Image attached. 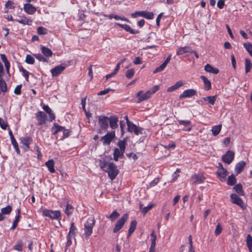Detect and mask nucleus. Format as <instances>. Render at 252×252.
<instances>
[{
  "label": "nucleus",
  "mask_w": 252,
  "mask_h": 252,
  "mask_svg": "<svg viewBox=\"0 0 252 252\" xmlns=\"http://www.w3.org/2000/svg\"><path fill=\"white\" fill-rule=\"evenodd\" d=\"M104 171L108 173V176L111 180H113L119 172L116 166L113 162L109 163L106 170H104Z\"/></svg>",
  "instance_id": "f257e3e1"
},
{
  "label": "nucleus",
  "mask_w": 252,
  "mask_h": 252,
  "mask_svg": "<svg viewBox=\"0 0 252 252\" xmlns=\"http://www.w3.org/2000/svg\"><path fill=\"white\" fill-rule=\"evenodd\" d=\"M95 224L94 218H89L85 223V236L88 238L92 233L93 228Z\"/></svg>",
  "instance_id": "f03ea898"
},
{
  "label": "nucleus",
  "mask_w": 252,
  "mask_h": 252,
  "mask_svg": "<svg viewBox=\"0 0 252 252\" xmlns=\"http://www.w3.org/2000/svg\"><path fill=\"white\" fill-rule=\"evenodd\" d=\"M127 131L129 132H134L135 134L138 135L140 134H142L143 128L137 126L136 125L131 122L129 120H127Z\"/></svg>",
  "instance_id": "7ed1b4c3"
},
{
  "label": "nucleus",
  "mask_w": 252,
  "mask_h": 252,
  "mask_svg": "<svg viewBox=\"0 0 252 252\" xmlns=\"http://www.w3.org/2000/svg\"><path fill=\"white\" fill-rule=\"evenodd\" d=\"M127 219L128 215L125 214L121 219L118 220L113 229V232L117 233L123 227Z\"/></svg>",
  "instance_id": "20e7f679"
},
{
  "label": "nucleus",
  "mask_w": 252,
  "mask_h": 252,
  "mask_svg": "<svg viewBox=\"0 0 252 252\" xmlns=\"http://www.w3.org/2000/svg\"><path fill=\"white\" fill-rule=\"evenodd\" d=\"M36 118L37 121V125H43L48 121V117L46 111H38L36 113Z\"/></svg>",
  "instance_id": "39448f33"
},
{
  "label": "nucleus",
  "mask_w": 252,
  "mask_h": 252,
  "mask_svg": "<svg viewBox=\"0 0 252 252\" xmlns=\"http://www.w3.org/2000/svg\"><path fill=\"white\" fill-rule=\"evenodd\" d=\"M42 215L44 216L48 217L51 219H59L61 216V213L59 211H53L51 210H43Z\"/></svg>",
  "instance_id": "423d86ee"
},
{
  "label": "nucleus",
  "mask_w": 252,
  "mask_h": 252,
  "mask_svg": "<svg viewBox=\"0 0 252 252\" xmlns=\"http://www.w3.org/2000/svg\"><path fill=\"white\" fill-rule=\"evenodd\" d=\"M136 97L137 98V102H140L150 98L151 97V93L148 91L144 92L143 91H140L137 93Z\"/></svg>",
  "instance_id": "0eeeda50"
},
{
  "label": "nucleus",
  "mask_w": 252,
  "mask_h": 252,
  "mask_svg": "<svg viewBox=\"0 0 252 252\" xmlns=\"http://www.w3.org/2000/svg\"><path fill=\"white\" fill-rule=\"evenodd\" d=\"M234 152L230 150H229L224 155L222 156V161L224 163L229 164L234 159Z\"/></svg>",
  "instance_id": "6e6552de"
},
{
  "label": "nucleus",
  "mask_w": 252,
  "mask_h": 252,
  "mask_svg": "<svg viewBox=\"0 0 252 252\" xmlns=\"http://www.w3.org/2000/svg\"><path fill=\"white\" fill-rule=\"evenodd\" d=\"M115 136V131H112L111 132H108L101 138L103 142V144L104 145H109Z\"/></svg>",
  "instance_id": "1a4fd4ad"
},
{
  "label": "nucleus",
  "mask_w": 252,
  "mask_h": 252,
  "mask_svg": "<svg viewBox=\"0 0 252 252\" xmlns=\"http://www.w3.org/2000/svg\"><path fill=\"white\" fill-rule=\"evenodd\" d=\"M98 124L101 129H107L108 127L109 118L104 116H99L98 118Z\"/></svg>",
  "instance_id": "9d476101"
},
{
  "label": "nucleus",
  "mask_w": 252,
  "mask_h": 252,
  "mask_svg": "<svg viewBox=\"0 0 252 252\" xmlns=\"http://www.w3.org/2000/svg\"><path fill=\"white\" fill-rule=\"evenodd\" d=\"M197 92L194 89H187L185 90L179 96V99H182L184 98H190L196 94Z\"/></svg>",
  "instance_id": "9b49d317"
},
{
  "label": "nucleus",
  "mask_w": 252,
  "mask_h": 252,
  "mask_svg": "<svg viewBox=\"0 0 252 252\" xmlns=\"http://www.w3.org/2000/svg\"><path fill=\"white\" fill-rule=\"evenodd\" d=\"M118 118L115 116H111L109 118V124L112 129H115L118 127Z\"/></svg>",
  "instance_id": "f8f14e48"
},
{
  "label": "nucleus",
  "mask_w": 252,
  "mask_h": 252,
  "mask_svg": "<svg viewBox=\"0 0 252 252\" xmlns=\"http://www.w3.org/2000/svg\"><path fill=\"white\" fill-rule=\"evenodd\" d=\"M65 69V67L62 65L55 66L51 69V72L53 76L55 77L60 74Z\"/></svg>",
  "instance_id": "ddd939ff"
},
{
  "label": "nucleus",
  "mask_w": 252,
  "mask_h": 252,
  "mask_svg": "<svg viewBox=\"0 0 252 252\" xmlns=\"http://www.w3.org/2000/svg\"><path fill=\"white\" fill-rule=\"evenodd\" d=\"M191 179L193 180L192 184L202 183L204 181L205 177L202 174H195L192 176Z\"/></svg>",
  "instance_id": "4468645a"
},
{
  "label": "nucleus",
  "mask_w": 252,
  "mask_h": 252,
  "mask_svg": "<svg viewBox=\"0 0 252 252\" xmlns=\"http://www.w3.org/2000/svg\"><path fill=\"white\" fill-rule=\"evenodd\" d=\"M116 25L131 34H136L139 33V31L138 30H135L131 29L128 25L122 24L120 23H116Z\"/></svg>",
  "instance_id": "2eb2a0df"
},
{
  "label": "nucleus",
  "mask_w": 252,
  "mask_h": 252,
  "mask_svg": "<svg viewBox=\"0 0 252 252\" xmlns=\"http://www.w3.org/2000/svg\"><path fill=\"white\" fill-rule=\"evenodd\" d=\"M8 133H9V135L10 136V139L11 140V144L13 145L14 148H15L17 154H19L20 153V149L18 147V144L14 137V135L13 134L12 131L11 130V129L10 128H9Z\"/></svg>",
  "instance_id": "dca6fc26"
},
{
  "label": "nucleus",
  "mask_w": 252,
  "mask_h": 252,
  "mask_svg": "<svg viewBox=\"0 0 252 252\" xmlns=\"http://www.w3.org/2000/svg\"><path fill=\"white\" fill-rule=\"evenodd\" d=\"M24 9L27 14L30 15L33 14L36 11V7L30 3L25 4L24 5Z\"/></svg>",
  "instance_id": "f3484780"
},
{
  "label": "nucleus",
  "mask_w": 252,
  "mask_h": 252,
  "mask_svg": "<svg viewBox=\"0 0 252 252\" xmlns=\"http://www.w3.org/2000/svg\"><path fill=\"white\" fill-rule=\"evenodd\" d=\"M184 83L182 80L177 81L174 85L168 87L167 89V92H172L182 87Z\"/></svg>",
  "instance_id": "a211bd4d"
},
{
  "label": "nucleus",
  "mask_w": 252,
  "mask_h": 252,
  "mask_svg": "<svg viewBox=\"0 0 252 252\" xmlns=\"http://www.w3.org/2000/svg\"><path fill=\"white\" fill-rule=\"evenodd\" d=\"M192 50L190 46H185L180 47L178 49L177 51V55L180 56L183 55L185 53H192Z\"/></svg>",
  "instance_id": "6ab92c4d"
},
{
  "label": "nucleus",
  "mask_w": 252,
  "mask_h": 252,
  "mask_svg": "<svg viewBox=\"0 0 252 252\" xmlns=\"http://www.w3.org/2000/svg\"><path fill=\"white\" fill-rule=\"evenodd\" d=\"M204 70L207 72L211 73L214 74H217L219 73V69L213 67L212 65L208 63L205 65Z\"/></svg>",
  "instance_id": "aec40b11"
},
{
  "label": "nucleus",
  "mask_w": 252,
  "mask_h": 252,
  "mask_svg": "<svg viewBox=\"0 0 252 252\" xmlns=\"http://www.w3.org/2000/svg\"><path fill=\"white\" fill-rule=\"evenodd\" d=\"M217 173L219 177L222 179H221V181L226 180V177L227 175L228 172L225 168H222V169H218Z\"/></svg>",
  "instance_id": "412c9836"
},
{
  "label": "nucleus",
  "mask_w": 252,
  "mask_h": 252,
  "mask_svg": "<svg viewBox=\"0 0 252 252\" xmlns=\"http://www.w3.org/2000/svg\"><path fill=\"white\" fill-rule=\"evenodd\" d=\"M200 78L204 83V89L205 91H209L211 89L210 81L205 76H201Z\"/></svg>",
  "instance_id": "4be33fe9"
},
{
  "label": "nucleus",
  "mask_w": 252,
  "mask_h": 252,
  "mask_svg": "<svg viewBox=\"0 0 252 252\" xmlns=\"http://www.w3.org/2000/svg\"><path fill=\"white\" fill-rule=\"evenodd\" d=\"M0 58L4 64V66L5 67L7 73L9 74V69L10 67V64L9 62L7 60L6 56L4 54H0Z\"/></svg>",
  "instance_id": "5701e85b"
},
{
  "label": "nucleus",
  "mask_w": 252,
  "mask_h": 252,
  "mask_svg": "<svg viewBox=\"0 0 252 252\" xmlns=\"http://www.w3.org/2000/svg\"><path fill=\"white\" fill-rule=\"evenodd\" d=\"M14 21L17 22L22 25H31L32 24V20L29 19L27 17L25 16H23V18L20 19H14Z\"/></svg>",
  "instance_id": "b1692460"
},
{
  "label": "nucleus",
  "mask_w": 252,
  "mask_h": 252,
  "mask_svg": "<svg viewBox=\"0 0 252 252\" xmlns=\"http://www.w3.org/2000/svg\"><path fill=\"white\" fill-rule=\"evenodd\" d=\"M46 166L48 167L49 171L52 173H54L55 172V170L54 169V161L53 159H49L45 163Z\"/></svg>",
  "instance_id": "393cba45"
},
{
  "label": "nucleus",
  "mask_w": 252,
  "mask_h": 252,
  "mask_svg": "<svg viewBox=\"0 0 252 252\" xmlns=\"http://www.w3.org/2000/svg\"><path fill=\"white\" fill-rule=\"evenodd\" d=\"M7 91L6 84L2 77L0 78V94L5 93Z\"/></svg>",
  "instance_id": "a878e982"
},
{
  "label": "nucleus",
  "mask_w": 252,
  "mask_h": 252,
  "mask_svg": "<svg viewBox=\"0 0 252 252\" xmlns=\"http://www.w3.org/2000/svg\"><path fill=\"white\" fill-rule=\"evenodd\" d=\"M41 50L42 54H44L46 58L50 57L53 55V53L51 50L47 47L42 46L41 48Z\"/></svg>",
  "instance_id": "bb28decb"
},
{
  "label": "nucleus",
  "mask_w": 252,
  "mask_h": 252,
  "mask_svg": "<svg viewBox=\"0 0 252 252\" xmlns=\"http://www.w3.org/2000/svg\"><path fill=\"white\" fill-rule=\"evenodd\" d=\"M252 68V63L249 59L246 58L245 60V72L249 73Z\"/></svg>",
  "instance_id": "cd10ccee"
},
{
  "label": "nucleus",
  "mask_w": 252,
  "mask_h": 252,
  "mask_svg": "<svg viewBox=\"0 0 252 252\" xmlns=\"http://www.w3.org/2000/svg\"><path fill=\"white\" fill-rule=\"evenodd\" d=\"M20 209L17 210V215L15 217V220L13 223V224L10 228V229L14 230L17 226L18 223L19 221L21 216H20Z\"/></svg>",
  "instance_id": "c85d7f7f"
},
{
  "label": "nucleus",
  "mask_w": 252,
  "mask_h": 252,
  "mask_svg": "<svg viewBox=\"0 0 252 252\" xmlns=\"http://www.w3.org/2000/svg\"><path fill=\"white\" fill-rule=\"evenodd\" d=\"M137 225L136 220H132L130 223V227L128 229V237H129L134 231Z\"/></svg>",
  "instance_id": "c756f323"
},
{
  "label": "nucleus",
  "mask_w": 252,
  "mask_h": 252,
  "mask_svg": "<svg viewBox=\"0 0 252 252\" xmlns=\"http://www.w3.org/2000/svg\"><path fill=\"white\" fill-rule=\"evenodd\" d=\"M179 123L180 125H183L185 126H188L187 128H184V130L190 131L191 129V127L189 126H190L191 122L189 120H179Z\"/></svg>",
  "instance_id": "7c9ffc66"
},
{
  "label": "nucleus",
  "mask_w": 252,
  "mask_h": 252,
  "mask_svg": "<svg viewBox=\"0 0 252 252\" xmlns=\"http://www.w3.org/2000/svg\"><path fill=\"white\" fill-rule=\"evenodd\" d=\"M246 163L244 161H241L237 163V175L240 174L246 166Z\"/></svg>",
  "instance_id": "2f4dec72"
},
{
  "label": "nucleus",
  "mask_w": 252,
  "mask_h": 252,
  "mask_svg": "<svg viewBox=\"0 0 252 252\" xmlns=\"http://www.w3.org/2000/svg\"><path fill=\"white\" fill-rule=\"evenodd\" d=\"M32 140L31 137L27 136L24 138L21 141V143L26 146L27 149L29 148V145L32 143Z\"/></svg>",
  "instance_id": "473e14b6"
},
{
  "label": "nucleus",
  "mask_w": 252,
  "mask_h": 252,
  "mask_svg": "<svg viewBox=\"0 0 252 252\" xmlns=\"http://www.w3.org/2000/svg\"><path fill=\"white\" fill-rule=\"evenodd\" d=\"M203 99L204 101L206 102L207 103L213 105L216 100V96L210 95L204 97Z\"/></svg>",
  "instance_id": "72a5a7b5"
},
{
  "label": "nucleus",
  "mask_w": 252,
  "mask_h": 252,
  "mask_svg": "<svg viewBox=\"0 0 252 252\" xmlns=\"http://www.w3.org/2000/svg\"><path fill=\"white\" fill-rule=\"evenodd\" d=\"M236 182V179L235 178V176L233 174L228 176L227 184L229 186H233L235 184Z\"/></svg>",
  "instance_id": "f704fd0d"
},
{
  "label": "nucleus",
  "mask_w": 252,
  "mask_h": 252,
  "mask_svg": "<svg viewBox=\"0 0 252 252\" xmlns=\"http://www.w3.org/2000/svg\"><path fill=\"white\" fill-rule=\"evenodd\" d=\"M154 13L152 12L143 11L142 17L147 19L151 20L154 18Z\"/></svg>",
  "instance_id": "c9c22d12"
},
{
  "label": "nucleus",
  "mask_w": 252,
  "mask_h": 252,
  "mask_svg": "<svg viewBox=\"0 0 252 252\" xmlns=\"http://www.w3.org/2000/svg\"><path fill=\"white\" fill-rule=\"evenodd\" d=\"M237 205L239 206L243 210H245L247 208V204L245 203L242 200V199L238 196H237Z\"/></svg>",
  "instance_id": "e433bc0d"
},
{
  "label": "nucleus",
  "mask_w": 252,
  "mask_h": 252,
  "mask_svg": "<svg viewBox=\"0 0 252 252\" xmlns=\"http://www.w3.org/2000/svg\"><path fill=\"white\" fill-rule=\"evenodd\" d=\"M221 128V125H219L215 126H214L212 128V131L213 133V134L214 136H217L220 132V131Z\"/></svg>",
  "instance_id": "4c0bfd02"
},
{
  "label": "nucleus",
  "mask_w": 252,
  "mask_h": 252,
  "mask_svg": "<svg viewBox=\"0 0 252 252\" xmlns=\"http://www.w3.org/2000/svg\"><path fill=\"white\" fill-rule=\"evenodd\" d=\"M246 242L250 252H252V237L250 234L247 235Z\"/></svg>",
  "instance_id": "58836bf2"
},
{
  "label": "nucleus",
  "mask_w": 252,
  "mask_h": 252,
  "mask_svg": "<svg viewBox=\"0 0 252 252\" xmlns=\"http://www.w3.org/2000/svg\"><path fill=\"white\" fill-rule=\"evenodd\" d=\"M33 56L40 62H42L44 63L48 62V59L47 58L43 57L41 54H33Z\"/></svg>",
  "instance_id": "ea45409f"
},
{
  "label": "nucleus",
  "mask_w": 252,
  "mask_h": 252,
  "mask_svg": "<svg viewBox=\"0 0 252 252\" xmlns=\"http://www.w3.org/2000/svg\"><path fill=\"white\" fill-rule=\"evenodd\" d=\"M19 71L22 73V75L25 77L26 80L29 81V72L22 66L19 67Z\"/></svg>",
  "instance_id": "a19ab883"
},
{
  "label": "nucleus",
  "mask_w": 252,
  "mask_h": 252,
  "mask_svg": "<svg viewBox=\"0 0 252 252\" xmlns=\"http://www.w3.org/2000/svg\"><path fill=\"white\" fill-rule=\"evenodd\" d=\"M73 210V207L72 205L67 203L64 211L66 215L68 216H70L72 213Z\"/></svg>",
  "instance_id": "79ce46f5"
},
{
  "label": "nucleus",
  "mask_w": 252,
  "mask_h": 252,
  "mask_svg": "<svg viewBox=\"0 0 252 252\" xmlns=\"http://www.w3.org/2000/svg\"><path fill=\"white\" fill-rule=\"evenodd\" d=\"M244 46L250 55L252 57V44L250 42L245 43Z\"/></svg>",
  "instance_id": "37998d69"
},
{
  "label": "nucleus",
  "mask_w": 252,
  "mask_h": 252,
  "mask_svg": "<svg viewBox=\"0 0 252 252\" xmlns=\"http://www.w3.org/2000/svg\"><path fill=\"white\" fill-rule=\"evenodd\" d=\"M12 211V207L10 205H8L6 207L3 208L1 209V212L2 214H9Z\"/></svg>",
  "instance_id": "c03bdc74"
},
{
  "label": "nucleus",
  "mask_w": 252,
  "mask_h": 252,
  "mask_svg": "<svg viewBox=\"0 0 252 252\" xmlns=\"http://www.w3.org/2000/svg\"><path fill=\"white\" fill-rule=\"evenodd\" d=\"M34 59L31 55H27L26 57L25 62L27 63L33 64L34 63Z\"/></svg>",
  "instance_id": "a18cd8bd"
},
{
  "label": "nucleus",
  "mask_w": 252,
  "mask_h": 252,
  "mask_svg": "<svg viewBox=\"0 0 252 252\" xmlns=\"http://www.w3.org/2000/svg\"><path fill=\"white\" fill-rule=\"evenodd\" d=\"M54 126L55 127V130L53 132V134L54 135L56 134L59 131H63L65 129L63 126H59L57 124H54Z\"/></svg>",
  "instance_id": "49530a36"
},
{
  "label": "nucleus",
  "mask_w": 252,
  "mask_h": 252,
  "mask_svg": "<svg viewBox=\"0 0 252 252\" xmlns=\"http://www.w3.org/2000/svg\"><path fill=\"white\" fill-rule=\"evenodd\" d=\"M119 216L120 214L116 210H115L109 216V217H108L107 218L110 219L112 221H113L117 219Z\"/></svg>",
  "instance_id": "de8ad7c7"
},
{
  "label": "nucleus",
  "mask_w": 252,
  "mask_h": 252,
  "mask_svg": "<svg viewBox=\"0 0 252 252\" xmlns=\"http://www.w3.org/2000/svg\"><path fill=\"white\" fill-rule=\"evenodd\" d=\"M77 230L75 226L74 222H72L70 227L69 231L68 234L69 235L74 236L75 234V231Z\"/></svg>",
  "instance_id": "09e8293b"
},
{
  "label": "nucleus",
  "mask_w": 252,
  "mask_h": 252,
  "mask_svg": "<svg viewBox=\"0 0 252 252\" xmlns=\"http://www.w3.org/2000/svg\"><path fill=\"white\" fill-rule=\"evenodd\" d=\"M135 73V70L132 68L126 71V77L127 79H131Z\"/></svg>",
  "instance_id": "8fccbe9b"
},
{
  "label": "nucleus",
  "mask_w": 252,
  "mask_h": 252,
  "mask_svg": "<svg viewBox=\"0 0 252 252\" xmlns=\"http://www.w3.org/2000/svg\"><path fill=\"white\" fill-rule=\"evenodd\" d=\"M37 32L38 34L44 35L47 34V29L43 27H39L37 29Z\"/></svg>",
  "instance_id": "3c124183"
},
{
  "label": "nucleus",
  "mask_w": 252,
  "mask_h": 252,
  "mask_svg": "<svg viewBox=\"0 0 252 252\" xmlns=\"http://www.w3.org/2000/svg\"><path fill=\"white\" fill-rule=\"evenodd\" d=\"M22 240H19L15 245L14 246L13 248L14 250L18 251H22Z\"/></svg>",
  "instance_id": "603ef678"
},
{
  "label": "nucleus",
  "mask_w": 252,
  "mask_h": 252,
  "mask_svg": "<svg viewBox=\"0 0 252 252\" xmlns=\"http://www.w3.org/2000/svg\"><path fill=\"white\" fill-rule=\"evenodd\" d=\"M237 194L242 196L245 195V192L243 190L242 185L240 183L237 184Z\"/></svg>",
  "instance_id": "864d4df0"
},
{
  "label": "nucleus",
  "mask_w": 252,
  "mask_h": 252,
  "mask_svg": "<svg viewBox=\"0 0 252 252\" xmlns=\"http://www.w3.org/2000/svg\"><path fill=\"white\" fill-rule=\"evenodd\" d=\"M120 150L118 148H115L113 153L114 159L115 161H118L119 158H120Z\"/></svg>",
  "instance_id": "5fc2aeb1"
},
{
  "label": "nucleus",
  "mask_w": 252,
  "mask_h": 252,
  "mask_svg": "<svg viewBox=\"0 0 252 252\" xmlns=\"http://www.w3.org/2000/svg\"><path fill=\"white\" fill-rule=\"evenodd\" d=\"M166 66V65L164 63H162L159 66L156 68L154 70L153 72L154 73H158L159 72H161L164 69V68H165Z\"/></svg>",
  "instance_id": "6e6d98bb"
},
{
  "label": "nucleus",
  "mask_w": 252,
  "mask_h": 252,
  "mask_svg": "<svg viewBox=\"0 0 252 252\" xmlns=\"http://www.w3.org/2000/svg\"><path fill=\"white\" fill-rule=\"evenodd\" d=\"M159 89L160 86L159 85H156L152 87L150 90H149L148 91L151 93V95L152 96L153 94L156 93L159 90Z\"/></svg>",
  "instance_id": "4d7b16f0"
},
{
  "label": "nucleus",
  "mask_w": 252,
  "mask_h": 252,
  "mask_svg": "<svg viewBox=\"0 0 252 252\" xmlns=\"http://www.w3.org/2000/svg\"><path fill=\"white\" fill-rule=\"evenodd\" d=\"M150 235H151V241H152L151 245H156V240H157V236L155 234V231H153V232L151 233Z\"/></svg>",
  "instance_id": "13d9d810"
},
{
  "label": "nucleus",
  "mask_w": 252,
  "mask_h": 252,
  "mask_svg": "<svg viewBox=\"0 0 252 252\" xmlns=\"http://www.w3.org/2000/svg\"><path fill=\"white\" fill-rule=\"evenodd\" d=\"M222 228L221 225L220 223L218 224L215 231V235L217 236L220 234L222 231Z\"/></svg>",
  "instance_id": "bf43d9fd"
},
{
  "label": "nucleus",
  "mask_w": 252,
  "mask_h": 252,
  "mask_svg": "<svg viewBox=\"0 0 252 252\" xmlns=\"http://www.w3.org/2000/svg\"><path fill=\"white\" fill-rule=\"evenodd\" d=\"M8 125L2 118H0V126L3 129H6Z\"/></svg>",
  "instance_id": "052dcab7"
},
{
  "label": "nucleus",
  "mask_w": 252,
  "mask_h": 252,
  "mask_svg": "<svg viewBox=\"0 0 252 252\" xmlns=\"http://www.w3.org/2000/svg\"><path fill=\"white\" fill-rule=\"evenodd\" d=\"M153 204H149L147 207H144L142 210V212L144 214H146L150 210L153 208Z\"/></svg>",
  "instance_id": "680f3d73"
},
{
  "label": "nucleus",
  "mask_w": 252,
  "mask_h": 252,
  "mask_svg": "<svg viewBox=\"0 0 252 252\" xmlns=\"http://www.w3.org/2000/svg\"><path fill=\"white\" fill-rule=\"evenodd\" d=\"M22 87V85H19L17 86L14 91V94L17 95L21 94Z\"/></svg>",
  "instance_id": "e2e57ef3"
},
{
  "label": "nucleus",
  "mask_w": 252,
  "mask_h": 252,
  "mask_svg": "<svg viewBox=\"0 0 252 252\" xmlns=\"http://www.w3.org/2000/svg\"><path fill=\"white\" fill-rule=\"evenodd\" d=\"M142 15H143V11H136L134 13H132L131 14V16L133 18H135L138 17H142Z\"/></svg>",
  "instance_id": "0e129e2a"
},
{
  "label": "nucleus",
  "mask_w": 252,
  "mask_h": 252,
  "mask_svg": "<svg viewBox=\"0 0 252 252\" xmlns=\"http://www.w3.org/2000/svg\"><path fill=\"white\" fill-rule=\"evenodd\" d=\"M110 91H113V90L109 88H108L103 91L99 92L98 93V95H104V94H108Z\"/></svg>",
  "instance_id": "69168bd1"
},
{
  "label": "nucleus",
  "mask_w": 252,
  "mask_h": 252,
  "mask_svg": "<svg viewBox=\"0 0 252 252\" xmlns=\"http://www.w3.org/2000/svg\"><path fill=\"white\" fill-rule=\"evenodd\" d=\"M34 149H36V151L37 152L38 159H41L42 157V155L41 154L39 147L38 146L35 145Z\"/></svg>",
  "instance_id": "338daca9"
},
{
  "label": "nucleus",
  "mask_w": 252,
  "mask_h": 252,
  "mask_svg": "<svg viewBox=\"0 0 252 252\" xmlns=\"http://www.w3.org/2000/svg\"><path fill=\"white\" fill-rule=\"evenodd\" d=\"M5 6L6 7L11 9H14L15 7V6L13 5V2L10 0H8L6 2Z\"/></svg>",
  "instance_id": "774afa93"
}]
</instances>
